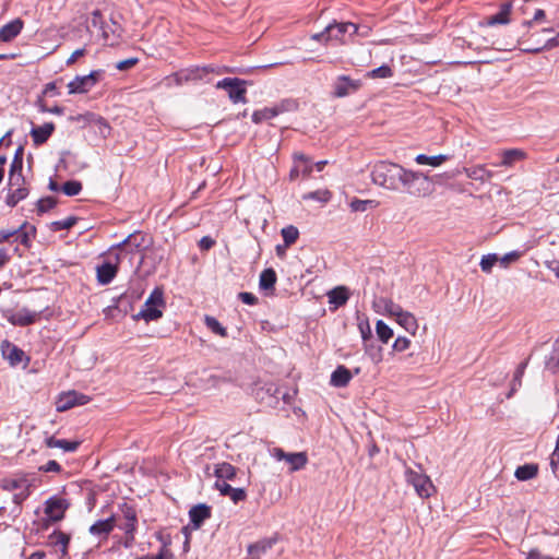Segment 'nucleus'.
Masks as SVG:
<instances>
[{
	"instance_id": "30",
	"label": "nucleus",
	"mask_w": 559,
	"mask_h": 559,
	"mask_svg": "<svg viewBox=\"0 0 559 559\" xmlns=\"http://www.w3.org/2000/svg\"><path fill=\"white\" fill-rule=\"evenodd\" d=\"M501 157V166L512 167L516 162L525 159L526 153L520 148H511L503 151Z\"/></svg>"
},
{
	"instance_id": "8",
	"label": "nucleus",
	"mask_w": 559,
	"mask_h": 559,
	"mask_svg": "<svg viewBox=\"0 0 559 559\" xmlns=\"http://www.w3.org/2000/svg\"><path fill=\"white\" fill-rule=\"evenodd\" d=\"M270 453L277 461H286L292 473L302 469L308 463L306 452L286 453L281 448H273Z\"/></svg>"
},
{
	"instance_id": "29",
	"label": "nucleus",
	"mask_w": 559,
	"mask_h": 559,
	"mask_svg": "<svg viewBox=\"0 0 559 559\" xmlns=\"http://www.w3.org/2000/svg\"><path fill=\"white\" fill-rule=\"evenodd\" d=\"M45 443L48 448H59L64 452H75L80 445V441H70L64 439H57L53 436L46 438Z\"/></svg>"
},
{
	"instance_id": "26",
	"label": "nucleus",
	"mask_w": 559,
	"mask_h": 559,
	"mask_svg": "<svg viewBox=\"0 0 559 559\" xmlns=\"http://www.w3.org/2000/svg\"><path fill=\"white\" fill-rule=\"evenodd\" d=\"M464 174L475 181L486 182L493 177V173L486 169L485 165H476L473 167H464Z\"/></svg>"
},
{
	"instance_id": "40",
	"label": "nucleus",
	"mask_w": 559,
	"mask_h": 559,
	"mask_svg": "<svg viewBox=\"0 0 559 559\" xmlns=\"http://www.w3.org/2000/svg\"><path fill=\"white\" fill-rule=\"evenodd\" d=\"M204 323L214 334H217L222 337L227 336V330L217 321L216 318L212 316H205Z\"/></svg>"
},
{
	"instance_id": "48",
	"label": "nucleus",
	"mask_w": 559,
	"mask_h": 559,
	"mask_svg": "<svg viewBox=\"0 0 559 559\" xmlns=\"http://www.w3.org/2000/svg\"><path fill=\"white\" fill-rule=\"evenodd\" d=\"M392 75H393V71L386 64H383L377 69H373L366 74V76L369 79H388V78H391Z\"/></svg>"
},
{
	"instance_id": "6",
	"label": "nucleus",
	"mask_w": 559,
	"mask_h": 559,
	"mask_svg": "<svg viewBox=\"0 0 559 559\" xmlns=\"http://www.w3.org/2000/svg\"><path fill=\"white\" fill-rule=\"evenodd\" d=\"M405 479L407 484L414 487L417 495L421 498L430 497L435 489L432 481L427 475L413 471L412 468H406Z\"/></svg>"
},
{
	"instance_id": "20",
	"label": "nucleus",
	"mask_w": 559,
	"mask_h": 559,
	"mask_svg": "<svg viewBox=\"0 0 559 559\" xmlns=\"http://www.w3.org/2000/svg\"><path fill=\"white\" fill-rule=\"evenodd\" d=\"M189 518L193 530H198L205 520L211 518V508L204 503L194 506L189 511Z\"/></svg>"
},
{
	"instance_id": "12",
	"label": "nucleus",
	"mask_w": 559,
	"mask_h": 559,
	"mask_svg": "<svg viewBox=\"0 0 559 559\" xmlns=\"http://www.w3.org/2000/svg\"><path fill=\"white\" fill-rule=\"evenodd\" d=\"M97 280H112L120 275L117 266V260L110 249L102 258V262L96 266Z\"/></svg>"
},
{
	"instance_id": "46",
	"label": "nucleus",
	"mask_w": 559,
	"mask_h": 559,
	"mask_svg": "<svg viewBox=\"0 0 559 559\" xmlns=\"http://www.w3.org/2000/svg\"><path fill=\"white\" fill-rule=\"evenodd\" d=\"M245 81L237 78H225L216 83V88L229 91L237 88L240 85H243Z\"/></svg>"
},
{
	"instance_id": "16",
	"label": "nucleus",
	"mask_w": 559,
	"mask_h": 559,
	"mask_svg": "<svg viewBox=\"0 0 559 559\" xmlns=\"http://www.w3.org/2000/svg\"><path fill=\"white\" fill-rule=\"evenodd\" d=\"M40 312L41 311H32L27 308H22L10 313L7 318L13 325L26 326L35 323L39 319Z\"/></svg>"
},
{
	"instance_id": "41",
	"label": "nucleus",
	"mask_w": 559,
	"mask_h": 559,
	"mask_svg": "<svg viewBox=\"0 0 559 559\" xmlns=\"http://www.w3.org/2000/svg\"><path fill=\"white\" fill-rule=\"evenodd\" d=\"M281 234H282V237L284 239L286 247L295 243L299 237L298 228L293 225H288V226L282 228Z\"/></svg>"
},
{
	"instance_id": "19",
	"label": "nucleus",
	"mask_w": 559,
	"mask_h": 559,
	"mask_svg": "<svg viewBox=\"0 0 559 559\" xmlns=\"http://www.w3.org/2000/svg\"><path fill=\"white\" fill-rule=\"evenodd\" d=\"M148 241L146 236L142 233H134L129 235L118 246L120 248H126L127 251H139L140 254H143L144 249L147 247Z\"/></svg>"
},
{
	"instance_id": "61",
	"label": "nucleus",
	"mask_w": 559,
	"mask_h": 559,
	"mask_svg": "<svg viewBox=\"0 0 559 559\" xmlns=\"http://www.w3.org/2000/svg\"><path fill=\"white\" fill-rule=\"evenodd\" d=\"M138 58H129L126 60H121L116 64V69H118L119 71L129 70L132 67H134L138 63Z\"/></svg>"
},
{
	"instance_id": "13",
	"label": "nucleus",
	"mask_w": 559,
	"mask_h": 559,
	"mask_svg": "<svg viewBox=\"0 0 559 559\" xmlns=\"http://www.w3.org/2000/svg\"><path fill=\"white\" fill-rule=\"evenodd\" d=\"M294 165L289 171V179L296 180L300 176L308 177L312 173L313 165L311 159L302 153H294Z\"/></svg>"
},
{
	"instance_id": "45",
	"label": "nucleus",
	"mask_w": 559,
	"mask_h": 559,
	"mask_svg": "<svg viewBox=\"0 0 559 559\" xmlns=\"http://www.w3.org/2000/svg\"><path fill=\"white\" fill-rule=\"evenodd\" d=\"M479 265H480V269L485 273H490L491 269L495 265H499L498 254L497 253H488V254L483 255Z\"/></svg>"
},
{
	"instance_id": "49",
	"label": "nucleus",
	"mask_w": 559,
	"mask_h": 559,
	"mask_svg": "<svg viewBox=\"0 0 559 559\" xmlns=\"http://www.w3.org/2000/svg\"><path fill=\"white\" fill-rule=\"evenodd\" d=\"M90 26L93 27V28H97L99 31L103 32V37L104 38H107V35L104 31V24H105V21H104V17H103V14L99 10H94L91 14V19H90Z\"/></svg>"
},
{
	"instance_id": "25",
	"label": "nucleus",
	"mask_w": 559,
	"mask_h": 559,
	"mask_svg": "<svg viewBox=\"0 0 559 559\" xmlns=\"http://www.w3.org/2000/svg\"><path fill=\"white\" fill-rule=\"evenodd\" d=\"M274 544H275L274 538H264L254 544L249 545V547H248L249 559H261L262 555H264L269 549H271Z\"/></svg>"
},
{
	"instance_id": "14",
	"label": "nucleus",
	"mask_w": 559,
	"mask_h": 559,
	"mask_svg": "<svg viewBox=\"0 0 559 559\" xmlns=\"http://www.w3.org/2000/svg\"><path fill=\"white\" fill-rule=\"evenodd\" d=\"M357 25L350 22L331 23L326 26V40L343 41L345 34L354 35L357 33Z\"/></svg>"
},
{
	"instance_id": "3",
	"label": "nucleus",
	"mask_w": 559,
	"mask_h": 559,
	"mask_svg": "<svg viewBox=\"0 0 559 559\" xmlns=\"http://www.w3.org/2000/svg\"><path fill=\"white\" fill-rule=\"evenodd\" d=\"M111 250L121 276H131L139 271L143 254H140L139 251H127L126 248L119 246L112 247Z\"/></svg>"
},
{
	"instance_id": "63",
	"label": "nucleus",
	"mask_w": 559,
	"mask_h": 559,
	"mask_svg": "<svg viewBox=\"0 0 559 559\" xmlns=\"http://www.w3.org/2000/svg\"><path fill=\"white\" fill-rule=\"evenodd\" d=\"M39 471H43L46 473H49V472L59 473L61 471V466L57 461L51 460V461H48L45 465L40 466Z\"/></svg>"
},
{
	"instance_id": "54",
	"label": "nucleus",
	"mask_w": 559,
	"mask_h": 559,
	"mask_svg": "<svg viewBox=\"0 0 559 559\" xmlns=\"http://www.w3.org/2000/svg\"><path fill=\"white\" fill-rule=\"evenodd\" d=\"M245 95H246V88L243 87V85H240L237 88L229 91V93H228L230 100L235 104L246 103Z\"/></svg>"
},
{
	"instance_id": "56",
	"label": "nucleus",
	"mask_w": 559,
	"mask_h": 559,
	"mask_svg": "<svg viewBox=\"0 0 559 559\" xmlns=\"http://www.w3.org/2000/svg\"><path fill=\"white\" fill-rule=\"evenodd\" d=\"M373 203L372 200H359L355 199L350 202L349 206L352 211L354 212H365L367 211L368 206Z\"/></svg>"
},
{
	"instance_id": "23",
	"label": "nucleus",
	"mask_w": 559,
	"mask_h": 559,
	"mask_svg": "<svg viewBox=\"0 0 559 559\" xmlns=\"http://www.w3.org/2000/svg\"><path fill=\"white\" fill-rule=\"evenodd\" d=\"M55 130L52 122H46L43 126L34 127L31 130V135L35 145L44 144Z\"/></svg>"
},
{
	"instance_id": "21",
	"label": "nucleus",
	"mask_w": 559,
	"mask_h": 559,
	"mask_svg": "<svg viewBox=\"0 0 559 559\" xmlns=\"http://www.w3.org/2000/svg\"><path fill=\"white\" fill-rule=\"evenodd\" d=\"M23 21L21 19H15L0 28V40L1 41H10L15 38L23 28Z\"/></svg>"
},
{
	"instance_id": "33",
	"label": "nucleus",
	"mask_w": 559,
	"mask_h": 559,
	"mask_svg": "<svg viewBox=\"0 0 559 559\" xmlns=\"http://www.w3.org/2000/svg\"><path fill=\"white\" fill-rule=\"evenodd\" d=\"M449 158H450V156L445 155V154H439V155H435V156H428L426 154H418L415 157V162L418 165H429L432 167H439L444 162H447Z\"/></svg>"
},
{
	"instance_id": "59",
	"label": "nucleus",
	"mask_w": 559,
	"mask_h": 559,
	"mask_svg": "<svg viewBox=\"0 0 559 559\" xmlns=\"http://www.w3.org/2000/svg\"><path fill=\"white\" fill-rule=\"evenodd\" d=\"M276 110V116L282 112L289 111L296 108V103L293 100H283L281 104L273 106Z\"/></svg>"
},
{
	"instance_id": "22",
	"label": "nucleus",
	"mask_w": 559,
	"mask_h": 559,
	"mask_svg": "<svg viewBox=\"0 0 559 559\" xmlns=\"http://www.w3.org/2000/svg\"><path fill=\"white\" fill-rule=\"evenodd\" d=\"M116 526V516L111 515L106 520H99L90 527V533L94 536L107 537Z\"/></svg>"
},
{
	"instance_id": "10",
	"label": "nucleus",
	"mask_w": 559,
	"mask_h": 559,
	"mask_svg": "<svg viewBox=\"0 0 559 559\" xmlns=\"http://www.w3.org/2000/svg\"><path fill=\"white\" fill-rule=\"evenodd\" d=\"M69 507L70 502L68 499L53 496L46 500L44 512L50 521L59 522L64 518V513Z\"/></svg>"
},
{
	"instance_id": "9",
	"label": "nucleus",
	"mask_w": 559,
	"mask_h": 559,
	"mask_svg": "<svg viewBox=\"0 0 559 559\" xmlns=\"http://www.w3.org/2000/svg\"><path fill=\"white\" fill-rule=\"evenodd\" d=\"M91 401L90 396L74 390L62 392L56 401V409L66 412L74 406L85 405Z\"/></svg>"
},
{
	"instance_id": "43",
	"label": "nucleus",
	"mask_w": 559,
	"mask_h": 559,
	"mask_svg": "<svg viewBox=\"0 0 559 559\" xmlns=\"http://www.w3.org/2000/svg\"><path fill=\"white\" fill-rule=\"evenodd\" d=\"M274 117H276V110L274 109V107H266L260 110H255L252 114V121L255 123H260Z\"/></svg>"
},
{
	"instance_id": "2",
	"label": "nucleus",
	"mask_w": 559,
	"mask_h": 559,
	"mask_svg": "<svg viewBox=\"0 0 559 559\" xmlns=\"http://www.w3.org/2000/svg\"><path fill=\"white\" fill-rule=\"evenodd\" d=\"M166 308L163 287H156L145 300L142 309L133 316L135 321L144 320L145 322L157 321L163 317Z\"/></svg>"
},
{
	"instance_id": "47",
	"label": "nucleus",
	"mask_w": 559,
	"mask_h": 559,
	"mask_svg": "<svg viewBox=\"0 0 559 559\" xmlns=\"http://www.w3.org/2000/svg\"><path fill=\"white\" fill-rule=\"evenodd\" d=\"M245 81L237 78H225L216 83V88L229 91L237 88L240 85H243Z\"/></svg>"
},
{
	"instance_id": "28",
	"label": "nucleus",
	"mask_w": 559,
	"mask_h": 559,
	"mask_svg": "<svg viewBox=\"0 0 559 559\" xmlns=\"http://www.w3.org/2000/svg\"><path fill=\"white\" fill-rule=\"evenodd\" d=\"M49 539L51 544L59 548L60 558L63 559L68 556V547L70 544V536L61 531H55Z\"/></svg>"
},
{
	"instance_id": "36",
	"label": "nucleus",
	"mask_w": 559,
	"mask_h": 559,
	"mask_svg": "<svg viewBox=\"0 0 559 559\" xmlns=\"http://www.w3.org/2000/svg\"><path fill=\"white\" fill-rule=\"evenodd\" d=\"M170 78L176 82V84L180 85L191 80L201 79V70L200 68L187 69L173 74Z\"/></svg>"
},
{
	"instance_id": "27",
	"label": "nucleus",
	"mask_w": 559,
	"mask_h": 559,
	"mask_svg": "<svg viewBox=\"0 0 559 559\" xmlns=\"http://www.w3.org/2000/svg\"><path fill=\"white\" fill-rule=\"evenodd\" d=\"M237 473V467L227 462L216 464L214 469V475L217 478L216 481L227 483V480H234Z\"/></svg>"
},
{
	"instance_id": "58",
	"label": "nucleus",
	"mask_w": 559,
	"mask_h": 559,
	"mask_svg": "<svg viewBox=\"0 0 559 559\" xmlns=\"http://www.w3.org/2000/svg\"><path fill=\"white\" fill-rule=\"evenodd\" d=\"M546 20V12L543 9H537L534 12L533 19L530 21L523 22L524 27H530L533 23H543Z\"/></svg>"
},
{
	"instance_id": "42",
	"label": "nucleus",
	"mask_w": 559,
	"mask_h": 559,
	"mask_svg": "<svg viewBox=\"0 0 559 559\" xmlns=\"http://www.w3.org/2000/svg\"><path fill=\"white\" fill-rule=\"evenodd\" d=\"M332 197V193L326 189H321L312 192H308L302 195L304 200H314L320 203H328Z\"/></svg>"
},
{
	"instance_id": "37",
	"label": "nucleus",
	"mask_w": 559,
	"mask_h": 559,
	"mask_svg": "<svg viewBox=\"0 0 559 559\" xmlns=\"http://www.w3.org/2000/svg\"><path fill=\"white\" fill-rule=\"evenodd\" d=\"M523 253L524 251L522 250H513L503 255L498 254L499 266L502 269L509 267L511 264L518 262L522 258Z\"/></svg>"
},
{
	"instance_id": "39",
	"label": "nucleus",
	"mask_w": 559,
	"mask_h": 559,
	"mask_svg": "<svg viewBox=\"0 0 559 559\" xmlns=\"http://www.w3.org/2000/svg\"><path fill=\"white\" fill-rule=\"evenodd\" d=\"M377 305L379 307H382L383 310L388 314H390V316H392L394 318H396L403 311V309H402V307L400 305H397V304H395L392 300L386 299V298H380L378 300Z\"/></svg>"
},
{
	"instance_id": "50",
	"label": "nucleus",
	"mask_w": 559,
	"mask_h": 559,
	"mask_svg": "<svg viewBox=\"0 0 559 559\" xmlns=\"http://www.w3.org/2000/svg\"><path fill=\"white\" fill-rule=\"evenodd\" d=\"M82 190V183L76 180H70L63 183L62 192L69 197L79 194Z\"/></svg>"
},
{
	"instance_id": "64",
	"label": "nucleus",
	"mask_w": 559,
	"mask_h": 559,
	"mask_svg": "<svg viewBox=\"0 0 559 559\" xmlns=\"http://www.w3.org/2000/svg\"><path fill=\"white\" fill-rule=\"evenodd\" d=\"M214 245L215 240L210 236H204L199 241V247L203 251L210 250Z\"/></svg>"
},
{
	"instance_id": "44",
	"label": "nucleus",
	"mask_w": 559,
	"mask_h": 559,
	"mask_svg": "<svg viewBox=\"0 0 559 559\" xmlns=\"http://www.w3.org/2000/svg\"><path fill=\"white\" fill-rule=\"evenodd\" d=\"M376 332L380 341L383 343H388V341L393 336L392 329L385 324L382 320H379L376 324Z\"/></svg>"
},
{
	"instance_id": "62",
	"label": "nucleus",
	"mask_w": 559,
	"mask_h": 559,
	"mask_svg": "<svg viewBox=\"0 0 559 559\" xmlns=\"http://www.w3.org/2000/svg\"><path fill=\"white\" fill-rule=\"evenodd\" d=\"M276 282H259L260 292L265 296H271L274 294Z\"/></svg>"
},
{
	"instance_id": "17",
	"label": "nucleus",
	"mask_w": 559,
	"mask_h": 559,
	"mask_svg": "<svg viewBox=\"0 0 559 559\" xmlns=\"http://www.w3.org/2000/svg\"><path fill=\"white\" fill-rule=\"evenodd\" d=\"M214 488L222 496L228 497L234 503H239L247 499V491L243 488H234L225 481H215Z\"/></svg>"
},
{
	"instance_id": "31",
	"label": "nucleus",
	"mask_w": 559,
	"mask_h": 559,
	"mask_svg": "<svg viewBox=\"0 0 559 559\" xmlns=\"http://www.w3.org/2000/svg\"><path fill=\"white\" fill-rule=\"evenodd\" d=\"M538 473V465L534 463L524 464L519 466L515 472L514 476L518 480L525 481L533 479L537 476Z\"/></svg>"
},
{
	"instance_id": "53",
	"label": "nucleus",
	"mask_w": 559,
	"mask_h": 559,
	"mask_svg": "<svg viewBox=\"0 0 559 559\" xmlns=\"http://www.w3.org/2000/svg\"><path fill=\"white\" fill-rule=\"evenodd\" d=\"M546 366L551 371H557L559 369V347L554 344V349L546 361Z\"/></svg>"
},
{
	"instance_id": "55",
	"label": "nucleus",
	"mask_w": 559,
	"mask_h": 559,
	"mask_svg": "<svg viewBox=\"0 0 559 559\" xmlns=\"http://www.w3.org/2000/svg\"><path fill=\"white\" fill-rule=\"evenodd\" d=\"M56 200L52 197H46L37 202V211L38 213H45L56 205Z\"/></svg>"
},
{
	"instance_id": "52",
	"label": "nucleus",
	"mask_w": 559,
	"mask_h": 559,
	"mask_svg": "<svg viewBox=\"0 0 559 559\" xmlns=\"http://www.w3.org/2000/svg\"><path fill=\"white\" fill-rule=\"evenodd\" d=\"M526 366H527V361H523L518 366V368L514 372L513 381H512L511 393L514 392L518 389V386H521L522 377L524 376Z\"/></svg>"
},
{
	"instance_id": "15",
	"label": "nucleus",
	"mask_w": 559,
	"mask_h": 559,
	"mask_svg": "<svg viewBox=\"0 0 559 559\" xmlns=\"http://www.w3.org/2000/svg\"><path fill=\"white\" fill-rule=\"evenodd\" d=\"M513 3L512 1L503 2L500 5V10L498 13L490 15L486 19H484L480 22L481 26H495V25H507L510 23L511 19V12H512Z\"/></svg>"
},
{
	"instance_id": "32",
	"label": "nucleus",
	"mask_w": 559,
	"mask_h": 559,
	"mask_svg": "<svg viewBox=\"0 0 559 559\" xmlns=\"http://www.w3.org/2000/svg\"><path fill=\"white\" fill-rule=\"evenodd\" d=\"M2 353L3 356L10 360L12 365L20 364L23 358V350L17 348L14 345H11L9 342H3L2 344Z\"/></svg>"
},
{
	"instance_id": "11",
	"label": "nucleus",
	"mask_w": 559,
	"mask_h": 559,
	"mask_svg": "<svg viewBox=\"0 0 559 559\" xmlns=\"http://www.w3.org/2000/svg\"><path fill=\"white\" fill-rule=\"evenodd\" d=\"M360 86V80H353L347 75H340L333 83L332 96L336 98L346 97L357 92Z\"/></svg>"
},
{
	"instance_id": "35",
	"label": "nucleus",
	"mask_w": 559,
	"mask_h": 559,
	"mask_svg": "<svg viewBox=\"0 0 559 559\" xmlns=\"http://www.w3.org/2000/svg\"><path fill=\"white\" fill-rule=\"evenodd\" d=\"M395 319L401 326L413 334L418 329L417 320L411 312L403 310Z\"/></svg>"
},
{
	"instance_id": "5",
	"label": "nucleus",
	"mask_w": 559,
	"mask_h": 559,
	"mask_svg": "<svg viewBox=\"0 0 559 559\" xmlns=\"http://www.w3.org/2000/svg\"><path fill=\"white\" fill-rule=\"evenodd\" d=\"M28 195V189L25 187V179L22 170L9 171V193L7 195V204L15 206L20 201Z\"/></svg>"
},
{
	"instance_id": "38",
	"label": "nucleus",
	"mask_w": 559,
	"mask_h": 559,
	"mask_svg": "<svg viewBox=\"0 0 559 559\" xmlns=\"http://www.w3.org/2000/svg\"><path fill=\"white\" fill-rule=\"evenodd\" d=\"M87 117L90 118L88 121H91L97 126L98 132L103 138H107L110 134L111 128H110L109 123L106 121V119H104L100 116H96L94 114H88Z\"/></svg>"
},
{
	"instance_id": "1",
	"label": "nucleus",
	"mask_w": 559,
	"mask_h": 559,
	"mask_svg": "<svg viewBox=\"0 0 559 559\" xmlns=\"http://www.w3.org/2000/svg\"><path fill=\"white\" fill-rule=\"evenodd\" d=\"M370 177L374 185L385 190L399 191L403 187L408 194L417 198L428 197L433 191L432 182L427 175L389 160L374 163Z\"/></svg>"
},
{
	"instance_id": "34",
	"label": "nucleus",
	"mask_w": 559,
	"mask_h": 559,
	"mask_svg": "<svg viewBox=\"0 0 559 559\" xmlns=\"http://www.w3.org/2000/svg\"><path fill=\"white\" fill-rule=\"evenodd\" d=\"M17 234L14 235V241H20L22 245L29 247L31 237L35 236L36 229L34 226L27 227V224H22L19 228H14Z\"/></svg>"
},
{
	"instance_id": "51",
	"label": "nucleus",
	"mask_w": 559,
	"mask_h": 559,
	"mask_svg": "<svg viewBox=\"0 0 559 559\" xmlns=\"http://www.w3.org/2000/svg\"><path fill=\"white\" fill-rule=\"evenodd\" d=\"M78 218L74 216L67 217L61 221H56L51 224V227L55 231L62 230V229H70L73 227L76 223Z\"/></svg>"
},
{
	"instance_id": "18",
	"label": "nucleus",
	"mask_w": 559,
	"mask_h": 559,
	"mask_svg": "<svg viewBox=\"0 0 559 559\" xmlns=\"http://www.w3.org/2000/svg\"><path fill=\"white\" fill-rule=\"evenodd\" d=\"M349 289L346 286H336L326 293L328 301L331 310L344 306L349 298Z\"/></svg>"
},
{
	"instance_id": "24",
	"label": "nucleus",
	"mask_w": 559,
	"mask_h": 559,
	"mask_svg": "<svg viewBox=\"0 0 559 559\" xmlns=\"http://www.w3.org/2000/svg\"><path fill=\"white\" fill-rule=\"evenodd\" d=\"M352 378L353 374L350 370L341 365L332 372L330 384L334 388H344L349 383Z\"/></svg>"
},
{
	"instance_id": "60",
	"label": "nucleus",
	"mask_w": 559,
	"mask_h": 559,
	"mask_svg": "<svg viewBox=\"0 0 559 559\" xmlns=\"http://www.w3.org/2000/svg\"><path fill=\"white\" fill-rule=\"evenodd\" d=\"M409 345L411 341L407 337L400 336L394 341L393 349L396 352H404L409 347Z\"/></svg>"
},
{
	"instance_id": "4",
	"label": "nucleus",
	"mask_w": 559,
	"mask_h": 559,
	"mask_svg": "<svg viewBox=\"0 0 559 559\" xmlns=\"http://www.w3.org/2000/svg\"><path fill=\"white\" fill-rule=\"evenodd\" d=\"M120 513L116 516V526H118L121 531L124 532L127 543H132L134 540V535L138 525V514L135 509L128 504L123 503L119 507Z\"/></svg>"
},
{
	"instance_id": "7",
	"label": "nucleus",
	"mask_w": 559,
	"mask_h": 559,
	"mask_svg": "<svg viewBox=\"0 0 559 559\" xmlns=\"http://www.w3.org/2000/svg\"><path fill=\"white\" fill-rule=\"evenodd\" d=\"M102 71H92L87 75H78L68 83L69 94H84L91 91L99 81Z\"/></svg>"
},
{
	"instance_id": "57",
	"label": "nucleus",
	"mask_w": 559,
	"mask_h": 559,
	"mask_svg": "<svg viewBox=\"0 0 559 559\" xmlns=\"http://www.w3.org/2000/svg\"><path fill=\"white\" fill-rule=\"evenodd\" d=\"M23 168V147L19 146L15 151L13 160L10 166V170H22Z\"/></svg>"
}]
</instances>
